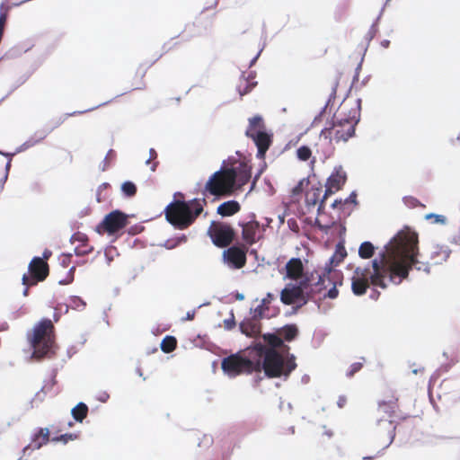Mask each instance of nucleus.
Here are the masks:
<instances>
[{"label":"nucleus","instance_id":"37","mask_svg":"<svg viewBox=\"0 0 460 460\" xmlns=\"http://www.w3.org/2000/svg\"><path fill=\"white\" fill-rule=\"evenodd\" d=\"M78 438L76 434H64L59 437H56L52 438V441H62L63 443H67L69 440H75Z\"/></svg>","mask_w":460,"mask_h":460},{"label":"nucleus","instance_id":"25","mask_svg":"<svg viewBox=\"0 0 460 460\" xmlns=\"http://www.w3.org/2000/svg\"><path fill=\"white\" fill-rule=\"evenodd\" d=\"M323 193L324 191L322 187L312 186L305 193L306 205L314 207L318 204L319 207L321 200L323 199Z\"/></svg>","mask_w":460,"mask_h":460},{"label":"nucleus","instance_id":"60","mask_svg":"<svg viewBox=\"0 0 460 460\" xmlns=\"http://www.w3.org/2000/svg\"><path fill=\"white\" fill-rule=\"evenodd\" d=\"M188 318L189 319H192L193 318V314L192 315L191 314H188Z\"/></svg>","mask_w":460,"mask_h":460},{"label":"nucleus","instance_id":"43","mask_svg":"<svg viewBox=\"0 0 460 460\" xmlns=\"http://www.w3.org/2000/svg\"><path fill=\"white\" fill-rule=\"evenodd\" d=\"M75 270V267H72L69 270V278L66 280H60L59 283L62 285H66L71 283L74 280V272Z\"/></svg>","mask_w":460,"mask_h":460},{"label":"nucleus","instance_id":"52","mask_svg":"<svg viewBox=\"0 0 460 460\" xmlns=\"http://www.w3.org/2000/svg\"><path fill=\"white\" fill-rule=\"evenodd\" d=\"M341 204H342V200H341V199H340V200L336 199V200H334V201H333V203L332 204V207L333 208H337L339 205H341Z\"/></svg>","mask_w":460,"mask_h":460},{"label":"nucleus","instance_id":"38","mask_svg":"<svg viewBox=\"0 0 460 460\" xmlns=\"http://www.w3.org/2000/svg\"><path fill=\"white\" fill-rule=\"evenodd\" d=\"M362 367L363 364L360 362L353 363L350 366L349 372L347 373V376L352 377L357 372H358L362 368Z\"/></svg>","mask_w":460,"mask_h":460},{"label":"nucleus","instance_id":"36","mask_svg":"<svg viewBox=\"0 0 460 460\" xmlns=\"http://www.w3.org/2000/svg\"><path fill=\"white\" fill-rule=\"evenodd\" d=\"M403 203L405 204V206H407L410 208H414L419 206L424 207V205H422L419 199H417L416 198H414L412 196L404 197Z\"/></svg>","mask_w":460,"mask_h":460},{"label":"nucleus","instance_id":"1","mask_svg":"<svg viewBox=\"0 0 460 460\" xmlns=\"http://www.w3.org/2000/svg\"><path fill=\"white\" fill-rule=\"evenodd\" d=\"M418 234L406 228L400 231L379 254V259L372 261L369 267H358L351 279V288L355 295H364L369 284L383 289L387 288L385 282L388 277L390 282L399 285L409 276L414 266L418 270L429 271L428 265L419 266Z\"/></svg>","mask_w":460,"mask_h":460},{"label":"nucleus","instance_id":"42","mask_svg":"<svg viewBox=\"0 0 460 460\" xmlns=\"http://www.w3.org/2000/svg\"><path fill=\"white\" fill-rule=\"evenodd\" d=\"M72 305L73 306L78 308L80 306L82 307H84L85 306V303L84 302V300H82L80 297L78 296H74L72 298Z\"/></svg>","mask_w":460,"mask_h":460},{"label":"nucleus","instance_id":"61","mask_svg":"<svg viewBox=\"0 0 460 460\" xmlns=\"http://www.w3.org/2000/svg\"><path fill=\"white\" fill-rule=\"evenodd\" d=\"M249 91H250V89L249 90H245L244 93H241V94L247 93Z\"/></svg>","mask_w":460,"mask_h":460},{"label":"nucleus","instance_id":"48","mask_svg":"<svg viewBox=\"0 0 460 460\" xmlns=\"http://www.w3.org/2000/svg\"><path fill=\"white\" fill-rule=\"evenodd\" d=\"M346 402H347V399H346V397H345V396H341V397H339V400H338V402H337L338 406H339L340 408L344 407V405L346 404Z\"/></svg>","mask_w":460,"mask_h":460},{"label":"nucleus","instance_id":"4","mask_svg":"<svg viewBox=\"0 0 460 460\" xmlns=\"http://www.w3.org/2000/svg\"><path fill=\"white\" fill-rule=\"evenodd\" d=\"M28 340L33 348V356L42 358L47 356L55 343V327L50 319L39 322L28 334Z\"/></svg>","mask_w":460,"mask_h":460},{"label":"nucleus","instance_id":"31","mask_svg":"<svg viewBox=\"0 0 460 460\" xmlns=\"http://www.w3.org/2000/svg\"><path fill=\"white\" fill-rule=\"evenodd\" d=\"M177 346V340L173 336L167 335L165 336L161 342V349L164 353L172 352Z\"/></svg>","mask_w":460,"mask_h":460},{"label":"nucleus","instance_id":"35","mask_svg":"<svg viewBox=\"0 0 460 460\" xmlns=\"http://www.w3.org/2000/svg\"><path fill=\"white\" fill-rule=\"evenodd\" d=\"M121 190L127 197H133L137 193V187L132 181H125L121 185Z\"/></svg>","mask_w":460,"mask_h":460},{"label":"nucleus","instance_id":"3","mask_svg":"<svg viewBox=\"0 0 460 460\" xmlns=\"http://www.w3.org/2000/svg\"><path fill=\"white\" fill-rule=\"evenodd\" d=\"M256 349L259 356H264L263 363H261V366L268 377L288 376L296 367L294 355H291L285 361L283 356L276 349H266L261 344L256 346Z\"/></svg>","mask_w":460,"mask_h":460},{"label":"nucleus","instance_id":"15","mask_svg":"<svg viewBox=\"0 0 460 460\" xmlns=\"http://www.w3.org/2000/svg\"><path fill=\"white\" fill-rule=\"evenodd\" d=\"M347 181V174L341 167L336 169L327 179L325 184V190L321 200V204L318 208V211H322L324 208V203L327 198L336 191L341 190Z\"/></svg>","mask_w":460,"mask_h":460},{"label":"nucleus","instance_id":"30","mask_svg":"<svg viewBox=\"0 0 460 460\" xmlns=\"http://www.w3.org/2000/svg\"><path fill=\"white\" fill-rule=\"evenodd\" d=\"M375 253V246L370 242H363L358 249V255L362 259H370Z\"/></svg>","mask_w":460,"mask_h":460},{"label":"nucleus","instance_id":"12","mask_svg":"<svg viewBox=\"0 0 460 460\" xmlns=\"http://www.w3.org/2000/svg\"><path fill=\"white\" fill-rule=\"evenodd\" d=\"M127 225L128 216L119 210H114L104 217L103 220L96 226V232L114 234Z\"/></svg>","mask_w":460,"mask_h":460},{"label":"nucleus","instance_id":"34","mask_svg":"<svg viewBox=\"0 0 460 460\" xmlns=\"http://www.w3.org/2000/svg\"><path fill=\"white\" fill-rule=\"evenodd\" d=\"M347 255V252L343 246H339V249L336 251L335 254L332 255V257L330 259V264H339L341 261H343L345 256Z\"/></svg>","mask_w":460,"mask_h":460},{"label":"nucleus","instance_id":"56","mask_svg":"<svg viewBox=\"0 0 460 460\" xmlns=\"http://www.w3.org/2000/svg\"><path fill=\"white\" fill-rule=\"evenodd\" d=\"M30 287H31V286H26L25 289L23 290V295H24L25 296H28V292H29V288H30Z\"/></svg>","mask_w":460,"mask_h":460},{"label":"nucleus","instance_id":"51","mask_svg":"<svg viewBox=\"0 0 460 460\" xmlns=\"http://www.w3.org/2000/svg\"><path fill=\"white\" fill-rule=\"evenodd\" d=\"M356 202V194L352 193L344 202Z\"/></svg>","mask_w":460,"mask_h":460},{"label":"nucleus","instance_id":"62","mask_svg":"<svg viewBox=\"0 0 460 460\" xmlns=\"http://www.w3.org/2000/svg\"><path fill=\"white\" fill-rule=\"evenodd\" d=\"M457 141L460 142V135L457 137Z\"/></svg>","mask_w":460,"mask_h":460},{"label":"nucleus","instance_id":"22","mask_svg":"<svg viewBox=\"0 0 460 460\" xmlns=\"http://www.w3.org/2000/svg\"><path fill=\"white\" fill-rule=\"evenodd\" d=\"M240 329L246 336L256 337L261 332V323L258 319H245L240 323Z\"/></svg>","mask_w":460,"mask_h":460},{"label":"nucleus","instance_id":"59","mask_svg":"<svg viewBox=\"0 0 460 460\" xmlns=\"http://www.w3.org/2000/svg\"><path fill=\"white\" fill-rule=\"evenodd\" d=\"M72 159H73V156H72V155L69 153V160H70V162L72 161Z\"/></svg>","mask_w":460,"mask_h":460},{"label":"nucleus","instance_id":"41","mask_svg":"<svg viewBox=\"0 0 460 460\" xmlns=\"http://www.w3.org/2000/svg\"><path fill=\"white\" fill-rule=\"evenodd\" d=\"M426 218L432 219L433 223L444 224L446 222L445 217L441 215L429 214L426 216Z\"/></svg>","mask_w":460,"mask_h":460},{"label":"nucleus","instance_id":"40","mask_svg":"<svg viewBox=\"0 0 460 460\" xmlns=\"http://www.w3.org/2000/svg\"><path fill=\"white\" fill-rule=\"evenodd\" d=\"M266 309L265 305H259L253 311V319H258V321L264 316V310Z\"/></svg>","mask_w":460,"mask_h":460},{"label":"nucleus","instance_id":"49","mask_svg":"<svg viewBox=\"0 0 460 460\" xmlns=\"http://www.w3.org/2000/svg\"><path fill=\"white\" fill-rule=\"evenodd\" d=\"M41 139H43V137H41L40 139L39 140H34V139H29L25 145H27L28 146H32L34 145H36L37 143H39Z\"/></svg>","mask_w":460,"mask_h":460},{"label":"nucleus","instance_id":"50","mask_svg":"<svg viewBox=\"0 0 460 460\" xmlns=\"http://www.w3.org/2000/svg\"><path fill=\"white\" fill-rule=\"evenodd\" d=\"M50 256H51V252L49 251V250H46L43 252V258L42 259L46 261Z\"/></svg>","mask_w":460,"mask_h":460},{"label":"nucleus","instance_id":"19","mask_svg":"<svg viewBox=\"0 0 460 460\" xmlns=\"http://www.w3.org/2000/svg\"><path fill=\"white\" fill-rule=\"evenodd\" d=\"M285 269L288 279L297 280L303 277L305 267L301 259L292 258L287 262Z\"/></svg>","mask_w":460,"mask_h":460},{"label":"nucleus","instance_id":"26","mask_svg":"<svg viewBox=\"0 0 460 460\" xmlns=\"http://www.w3.org/2000/svg\"><path fill=\"white\" fill-rule=\"evenodd\" d=\"M263 340L270 346V349H276L277 348H281L284 351H288L289 349L288 346L284 345L283 340L279 333H266L263 335Z\"/></svg>","mask_w":460,"mask_h":460},{"label":"nucleus","instance_id":"46","mask_svg":"<svg viewBox=\"0 0 460 460\" xmlns=\"http://www.w3.org/2000/svg\"><path fill=\"white\" fill-rule=\"evenodd\" d=\"M224 323H225V328L226 329H227V330L233 329L234 327V325H235V322L234 320V315H232L231 319L225 320Z\"/></svg>","mask_w":460,"mask_h":460},{"label":"nucleus","instance_id":"23","mask_svg":"<svg viewBox=\"0 0 460 460\" xmlns=\"http://www.w3.org/2000/svg\"><path fill=\"white\" fill-rule=\"evenodd\" d=\"M49 441V431L47 428H40L37 433L34 434L31 443L25 447L34 449L40 448Z\"/></svg>","mask_w":460,"mask_h":460},{"label":"nucleus","instance_id":"11","mask_svg":"<svg viewBox=\"0 0 460 460\" xmlns=\"http://www.w3.org/2000/svg\"><path fill=\"white\" fill-rule=\"evenodd\" d=\"M378 415H386L388 418H395L400 412L399 396L395 389L385 385L382 389V398L378 401L375 411Z\"/></svg>","mask_w":460,"mask_h":460},{"label":"nucleus","instance_id":"16","mask_svg":"<svg viewBox=\"0 0 460 460\" xmlns=\"http://www.w3.org/2000/svg\"><path fill=\"white\" fill-rule=\"evenodd\" d=\"M340 273L331 268H325L324 271L318 276L315 283H310L308 279V289L313 298L314 295L322 293L323 290L331 287L333 283H339Z\"/></svg>","mask_w":460,"mask_h":460},{"label":"nucleus","instance_id":"58","mask_svg":"<svg viewBox=\"0 0 460 460\" xmlns=\"http://www.w3.org/2000/svg\"><path fill=\"white\" fill-rule=\"evenodd\" d=\"M174 196H175V197H176V196H179V197L183 198V194H182V193H181V192H177V193H175V195H174Z\"/></svg>","mask_w":460,"mask_h":460},{"label":"nucleus","instance_id":"6","mask_svg":"<svg viewBox=\"0 0 460 460\" xmlns=\"http://www.w3.org/2000/svg\"><path fill=\"white\" fill-rule=\"evenodd\" d=\"M236 183V174L233 169L221 168L214 172L206 182L202 194L226 197L233 193Z\"/></svg>","mask_w":460,"mask_h":460},{"label":"nucleus","instance_id":"17","mask_svg":"<svg viewBox=\"0 0 460 460\" xmlns=\"http://www.w3.org/2000/svg\"><path fill=\"white\" fill-rule=\"evenodd\" d=\"M242 227V238L246 246L252 245L258 241V233L260 230V223L254 219L246 223H240Z\"/></svg>","mask_w":460,"mask_h":460},{"label":"nucleus","instance_id":"10","mask_svg":"<svg viewBox=\"0 0 460 460\" xmlns=\"http://www.w3.org/2000/svg\"><path fill=\"white\" fill-rule=\"evenodd\" d=\"M208 235L210 237L214 245L218 248H226L234 240L235 232L234 228L226 223L213 221L208 229Z\"/></svg>","mask_w":460,"mask_h":460},{"label":"nucleus","instance_id":"57","mask_svg":"<svg viewBox=\"0 0 460 460\" xmlns=\"http://www.w3.org/2000/svg\"><path fill=\"white\" fill-rule=\"evenodd\" d=\"M72 254H64V257L67 260V261H69L70 258H71Z\"/></svg>","mask_w":460,"mask_h":460},{"label":"nucleus","instance_id":"29","mask_svg":"<svg viewBox=\"0 0 460 460\" xmlns=\"http://www.w3.org/2000/svg\"><path fill=\"white\" fill-rule=\"evenodd\" d=\"M73 418L79 422H82L87 416L88 407L84 402H79L71 411Z\"/></svg>","mask_w":460,"mask_h":460},{"label":"nucleus","instance_id":"53","mask_svg":"<svg viewBox=\"0 0 460 460\" xmlns=\"http://www.w3.org/2000/svg\"><path fill=\"white\" fill-rule=\"evenodd\" d=\"M390 45V41L387 40H384L381 41V46L384 47V48H388Z\"/></svg>","mask_w":460,"mask_h":460},{"label":"nucleus","instance_id":"33","mask_svg":"<svg viewBox=\"0 0 460 460\" xmlns=\"http://www.w3.org/2000/svg\"><path fill=\"white\" fill-rule=\"evenodd\" d=\"M312 156V151L307 146H302L296 150V157L303 162L310 159Z\"/></svg>","mask_w":460,"mask_h":460},{"label":"nucleus","instance_id":"9","mask_svg":"<svg viewBox=\"0 0 460 460\" xmlns=\"http://www.w3.org/2000/svg\"><path fill=\"white\" fill-rule=\"evenodd\" d=\"M312 299L308 289V279H303L298 285L288 284L280 293V301L287 305L300 303L305 305Z\"/></svg>","mask_w":460,"mask_h":460},{"label":"nucleus","instance_id":"7","mask_svg":"<svg viewBox=\"0 0 460 460\" xmlns=\"http://www.w3.org/2000/svg\"><path fill=\"white\" fill-rule=\"evenodd\" d=\"M396 423L394 418L378 415L375 411V422L371 428L372 438L382 448L388 447L395 438Z\"/></svg>","mask_w":460,"mask_h":460},{"label":"nucleus","instance_id":"44","mask_svg":"<svg viewBox=\"0 0 460 460\" xmlns=\"http://www.w3.org/2000/svg\"><path fill=\"white\" fill-rule=\"evenodd\" d=\"M274 296L271 293H268L267 296L261 300V305H265L266 309H268V305L271 303Z\"/></svg>","mask_w":460,"mask_h":460},{"label":"nucleus","instance_id":"14","mask_svg":"<svg viewBox=\"0 0 460 460\" xmlns=\"http://www.w3.org/2000/svg\"><path fill=\"white\" fill-rule=\"evenodd\" d=\"M247 252L245 244L233 245L223 252V261L230 269L240 270L246 265Z\"/></svg>","mask_w":460,"mask_h":460},{"label":"nucleus","instance_id":"2","mask_svg":"<svg viewBox=\"0 0 460 460\" xmlns=\"http://www.w3.org/2000/svg\"><path fill=\"white\" fill-rule=\"evenodd\" d=\"M205 199H193L190 201L174 200L165 208L166 220L179 230L187 229L203 212Z\"/></svg>","mask_w":460,"mask_h":460},{"label":"nucleus","instance_id":"47","mask_svg":"<svg viewBox=\"0 0 460 460\" xmlns=\"http://www.w3.org/2000/svg\"><path fill=\"white\" fill-rule=\"evenodd\" d=\"M316 224H317V226L319 227V229H321L322 231H324L326 233L332 226L331 225H322L319 220H316Z\"/></svg>","mask_w":460,"mask_h":460},{"label":"nucleus","instance_id":"39","mask_svg":"<svg viewBox=\"0 0 460 460\" xmlns=\"http://www.w3.org/2000/svg\"><path fill=\"white\" fill-rule=\"evenodd\" d=\"M338 283H333L332 284L331 286V288L329 289V291L327 292V294H324L323 296L324 297H329V298H332V299H334L338 296V294H339V291L336 288Z\"/></svg>","mask_w":460,"mask_h":460},{"label":"nucleus","instance_id":"18","mask_svg":"<svg viewBox=\"0 0 460 460\" xmlns=\"http://www.w3.org/2000/svg\"><path fill=\"white\" fill-rule=\"evenodd\" d=\"M71 243H78L79 244L75 247V253L77 256H84L91 253L93 247L89 244L88 236L81 232H76L71 236Z\"/></svg>","mask_w":460,"mask_h":460},{"label":"nucleus","instance_id":"55","mask_svg":"<svg viewBox=\"0 0 460 460\" xmlns=\"http://www.w3.org/2000/svg\"><path fill=\"white\" fill-rule=\"evenodd\" d=\"M108 397H109V395H108L107 394H104L102 395V398H100V400H101L102 402H105V401L107 400V398H108Z\"/></svg>","mask_w":460,"mask_h":460},{"label":"nucleus","instance_id":"8","mask_svg":"<svg viewBox=\"0 0 460 460\" xmlns=\"http://www.w3.org/2000/svg\"><path fill=\"white\" fill-rule=\"evenodd\" d=\"M221 368L230 377H235L242 374H252L261 370V361H252L242 357L239 353L224 358Z\"/></svg>","mask_w":460,"mask_h":460},{"label":"nucleus","instance_id":"27","mask_svg":"<svg viewBox=\"0 0 460 460\" xmlns=\"http://www.w3.org/2000/svg\"><path fill=\"white\" fill-rule=\"evenodd\" d=\"M236 174L239 185H244L251 178V169L246 164H240L238 168H232Z\"/></svg>","mask_w":460,"mask_h":460},{"label":"nucleus","instance_id":"28","mask_svg":"<svg viewBox=\"0 0 460 460\" xmlns=\"http://www.w3.org/2000/svg\"><path fill=\"white\" fill-rule=\"evenodd\" d=\"M278 332L281 339L286 341L295 340L298 334V329L295 324L285 325Z\"/></svg>","mask_w":460,"mask_h":460},{"label":"nucleus","instance_id":"20","mask_svg":"<svg viewBox=\"0 0 460 460\" xmlns=\"http://www.w3.org/2000/svg\"><path fill=\"white\" fill-rule=\"evenodd\" d=\"M255 146H257V157L264 158L266 152L272 144V135L267 132L256 134L253 137H251Z\"/></svg>","mask_w":460,"mask_h":460},{"label":"nucleus","instance_id":"5","mask_svg":"<svg viewBox=\"0 0 460 460\" xmlns=\"http://www.w3.org/2000/svg\"><path fill=\"white\" fill-rule=\"evenodd\" d=\"M357 111H354L353 116L338 118L334 115L331 127L322 129L320 138L327 140L330 144L347 142L355 135V128L358 122Z\"/></svg>","mask_w":460,"mask_h":460},{"label":"nucleus","instance_id":"24","mask_svg":"<svg viewBox=\"0 0 460 460\" xmlns=\"http://www.w3.org/2000/svg\"><path fill=\"white\" fill-rule=\"evenodd\" d=\"M241 210V205L236 200L225 201L217 207V212L222 217H231Z\"/></svg>","mask_w":460,"mask_h":460},{"label":"nucleus","instance_id":"21","mask_svg":"<svg viewBox=\"0 0 460 460\" xmlns=\"http://www.w3.org/2000/svg\"><path fill=\"white\" fill-rule=\"evenodd\" d=\"M266 132V126L261 116L256 115L249 119V124L245 131L248 137H253L256 134Z\"/></svg>","mask_w":460,"mask_h":460},{"label":"nucleus","instance_id":"32","mask_svg":"<svg viewBox=\"0 0 460 460\" xmlns=\"http://www.w3.org/2000/svg\"><path fill=\"white\" fill-rule=\"evenodd\" d=\"M146 68L140 66L136 73V76L138 78V81L136 83H132L131 87L133 90H142L146 87V84L144 81V77L146 75Z\"/></svg>","mask_w":460,"mask_h":460},{"label":"nucleus","instance_id":"45","mask_svg":"<svg viewBox=\"0 0 460 460\" xmlns=\"http://www.w3.org/2000/svg\"><path fill=\"white\" fill-rule=\"evenodd\" d=\"M157 158V153L154 148L149 149V158L146 160V164H149L152 161L156 160Z\"/></svg>","mask_w":460,"mask_h":460},{"label":"nucleus","instance_id":"13","mask_svg":"<svg viewBox=\"0 0 460 460\" xmlns=\"http://www.w3.org/2000/svg\"><path fill=\"white\" fill-rule=\"evenodd\" d=\"M29 273L30 275L24 274L22 276V284L24 286H35L45 280L49 276V264L40 257H34L29 264Z\"/></svg>","mask_w":460,"mask_h":460},{"label":"nucleus","instance_id":"54","mask_svg":"<svg viewBox=\"0 0 460 460\" xmlns=\"http://www.w3.org/2000/svg\"><path fill=\"white\" fill-rule=\"evenodd\" d=\"M157 165H158V162L157 161L153 162L152 165H151V171L155 172L156 170Z\"/></svg>","mask_w":460,"mask_h":460}]
</instances>
